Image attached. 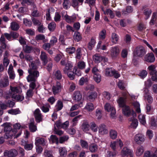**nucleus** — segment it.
Listing matches in <instances>:
<instances>
[{
    "label": "nucleus",
    "instance_id": "1",
    "mask_svg": "<svg viewBox=\"0 0 157 157\" xmlns=\"http://www.w3.org/2000/svg\"><path fill=\"white\" fill-rule=\"evenodd\" d=\"M30 69L28 70L29 75L27 77V79L28 82L33 81L31 82L29 85V89L33 90L36 87V84L35 82L36 79L39 76V72L36 71L37 66L34 63H31L29 65Z\"/></svg>",
    "mask_w": 157,
    "mask_h": 157
},
{
    "label": "nucleus",
    "instance_id": "2",
    "mask_svg": "<svg viewBox=\"0 0 157 157\" xmlns=\"http://www.w3.org/2000/svg\"><path fill=\"white\" fill-rule=\"evenodd\" d=\"M73 65L71 62H68L66 65V66L63 69V72L64 74H66L68 78L71 80H73L75 78L74 71H72Z\"/></svg>",
    "mask_w": 157,
    "mask_h": 157
},
{
    "label": "nucleus",
    "instance_id": "3",
    "mask_svg": "<svg viewBox=\"0 0 157 157\" xmlns=\"http://www.w3.org/2000/svg\"><path fill=\"white\" fill-rule=\"evenodd\" d=\"M13 128L12 131L13 132L14 138H17L19 136L21 133V128H25L27 127L26 125H21L19 123H16L14 124Z\"/></svg>",
    "mask_w": 157,
    "mask_h": 157
},
{
    "label": "nucleus",
    "instance_id": "4",
    "mask_svg": "<svg viewBox=\"0 0 157 157\" xmlns=\"http://www.w3.org/2000/svg\"><path fill=\"white\" fill-rule=\"evenodd\" d=\"M104 108L105 111L111 112L110 115L111 118H114L116 117V110L112 104L107 102L105 104Z\"/></svg>",
    "mask_w": 157,
    "mask_h": 157
},
{
    "label": "nucleus",
    "instance_id": "5",
    "mask_svg": "<svg viewBox=\"0 0 157 157\" xmlns=\"http://www.w3.org/2000/svg\"><path fill=\"white\" fill-rule=\"evenodd\" d=\"M156 67L155 65H151L148 67L147 69L150 75H151V78L152 80L157 82V71H156Z\"/></svg>",
    "mask_w": 157,
    "mask_h": 157
},
{
    "label": "nucleus",
    "instance_id": "6",
    "mask_svg": "<svg viewBox=\"0 0 157 157\" xmlns=\"http://www.w3.org/2000/svg\"><path fill=\"white\" fill-rule=\"evenodd\" d=\"M10 90H11L10 92H9L8 94L6 96V100L11 98V95L12 94H20L22 92V90L19 86H10Z\"/></svg>",
    "mask_w": 157,
    "mask_h": 157
},
{
    "label": "nucleus",
    "instance_id": "7",
    "mask_svg": "<svg viewBox=\"0 0 157 157\" xmlns=\"http://www.w3.org/2000/svg\"><path fill=\"white\" fill-rule=\"evenodd\" d=\"M122 112L123 114L127 117H130L132 115L133 117L136 116L135 113L130 107L127 105L123 107Z\"/></svg>",
    "mask_w": 157,
    "mask_h": 157
},
{
    "label": "nucleus",
    "instance_id": "8",
    "mask_svg": "<svg viewBox=\"0 0 157 157\" xmlns=\"http://www.w3.org/2000/svg\"><path fill=\"white\" fill-rule=\"evenodd\" d=\"M146 53L144 48L142 46H139L136 48L135 54L138 57H141L144 56Z\"/></svg>",
    "mask_w": 157,
    "mask_h": 157
},
{
    "label": "nucleus",
    "instance_id": "9",
    "mask_svg": "<svg viewBox=\"0 0 157 157\" xmlns=\"http://www.w3.org/2000/svg\"><path fill=\"white\" fill-rule=\"evenodd\" d=\"M121 154L124 156H133V151L132 150L128 148L127 147H124L121 151Z\"/></svg>",
    "mask_w": 157,
    "mask_h": 157
},
{
    "label": "nucleus",
    "instance_id": "10",
    "mask_svg": "<svg viewBox=\"0 0 157 157\" xmlns=\"http://www.w3.org/2000/svg\"><path fill=\"white\" fill-rule=\"evenodd\" d=\"M99 134L101 135H104L107 134L108 131L106 126L104 124L100 125L98 127Z\"/></svg>",
    "mask_w": 157,
    "mask_h": 157
},
{
    "label": "nucleus",
    "instance_id": "11",
    "mask_svg": "<svg viewBox=\"0 0 157 157\" xmlns=\"http://www.w3.org/2000/svg\"><path fill=\"white\" fill-rule=\"evenodd\" d=\"M34 115L36 121L37 122H40L42 121L43 116L41 113L39 109H36L34 112Z\"/></svg>",
    "mask_w": 157,
    "mask_h": 157
},
{
    "label": "nucleus",
    "instance_id": "12",
    "mask_svg": "<svg viewBox=\"0 0 157 157\" xmlns=\"http://www.w3.org/2000/svg\"><path fill=\"white\" fill-rule=\"evenodd\" d=\"M62 17H64L66 21L69 23L74 22L76 21L77 19V16L75 14H73L71 16H69L67 14L64 16L62 14Z\"/></svg>",
    "mask_w": 157,
    "mask_h": 157
},
{
    "label": "nucleus",
    "instance_id": "13",
    "mask_svg": "<svg viewBox=\"0 0 157 157\" xmlns=\"http://www.w3.org/2000/svg\"><path fill=\"white\" fill-rule=\"evenodd\" d=\"M118 144H119L121 148L123 146V143L121 140H117L116 141L111 142L110 146L114 151H115L116 149V147Z\"/></svg>",
    "mask_w": 157,
    "mask_h": 157
},
{
    "label": "nucleus",
    "instance_id": "14",
    "mask_svg": "<svg viewBox=\"0 0 157 157\" xmlns=\"http://www.w3.org/2000/svg\"><path fill=\"white\" fill-rule=\"evenodd\" d=\"M62 86L60 83L57 82L52 87V90L54 94H56L58 93L61 90Z\"/></svg>",
    "mask_w": 157,
    "mask_h": 157
},
{
    "label": "nucleus",
    "instance_id": "15",
    "mask_svg": "<svg viewBox=\"0 0 157 157\" xmlns=\"http://www.w3.org/2000/svg\"><path fill=\"white\" fill-rule=\"evenodd\" d=\"M119 49L117 46L112 47L110 49V55L112 58H115L117 57L119 54Z\"/></svg>",
    "mask_w": 157,
    "mask_h": 157
},
{
    "label": "nucleus",
    "instance_id": "16",
    "mask_svg": "<svg viewBox=\"0 0 157 157\" xmlns=\"http://www.w3.org/2000/svg\"><path fill=\"white\" fill-rule=\"evenodd\" d=\"M144 60L148 62H154L155 60L154 54L152 53L147 54L144 57Z\"/></svg>",
    "mask_w": 157,
    "mask_h": 157
},
{
    "label": "nucleus",
    "instance_id": "17",
    "mask_svg": "<svg viewBox=\"0 0 157 157\" xmlns=\"http://www.w3.org/2000/svg\"><path fill=\"white\" fill-rule=\"evenodd\" d=\"M145 140L144 136L142 134H136L134 137V140L136 143L138 144H141Z\"/></svg>",
    "mask_w": 157,
    "mask_h": 157
},
{
    "label": "nucleus",
    "instance_id": "18",
    "mask_svg": "<svg viewBox=\"0 0 157 157\" xmlns=\"http://www.w3.org/2000/svg\"><path fill=\"white\" fill-rule=\"evenodd\" d=\"M127 94H129L128 93H123L122 95L124 97V98L122 97H120L117 100V102L119 106L120 107L123 108L124 106L126 105L125 104L124 98H126V96L127 95Z\"/></svg>",
    "mask_w": 157,
    "mask_h": 157
},
{
    "label": "nucleus",
    "instance_id": "19",
    "mask_svg": "<svg viewBox=\"0 0 157 157\" xmlns=\"http://www.w3.org/2000/svg\"><path fill=\"white\" fill-rule=\"evenodd\" d=\"M4 154L5 155H7L9 157H14L17 156L18 153L16 150L13 149L6 151Z\"/></svg>",
    "mask_w": 157,
    "mask_h": 157
},
{
    "label": "nucleus",
    "instance_id": "20",
    "mask_svg": "<svg viewBox=\"0 0 157 157\" xmlns=\"http://www.w3.org/2000/svg\"><path fill=\"white\" fill-rule=\"evenodd\" d=\"M144 151V147L142 146H139L136 149V155L137 156H140L143 155Z\"/></svg>",
    "mask_w": 157,
    "mask_h": 157
},
{
    "label": "nucleus",
    "instance_id": "21",
    "mask_svg": "<svg viewBox=\"0 0 157 157\" xmlns=\"http://www.w3.org/2000/svg\"><path fill=\"white\" fill-rule=\"evenodd\" d=\"M11 98L18 101H21L24 99V97L22 95L19 94H12Z\"/></svg>",
    "mask_w": 157,
    "mask_h": 157
},
{
    "label": "nucleus",
    "instance_id": "22",
    "mask_svg": "<svg viewBox=\"0 0 157 157\" xmlns=\"http://www.w3.org/2000/svg\"><path fill=\"white\" fill-rule=\"evenodd\" d=\"M95 107L94 105V104L91 102L87 103L84 108L86 109L87 111L91 112L94 110Z\"/></svg>",
    "mask_w": 157,
    "mask_h": 157
},
{
    "label": "nucleus",
    "instance_id": "23",
    "mask_svg": "<svg viewBox=\"0 0 157 157\" xmlns=\"http://www.w3.org/2000/svg\"><path fill=\"white\" fill-rule=\"evenodd\" d=\"M45 142L46 140L44 138H40L38 137H36L35 139V144L36 145H39L38 144L44 145L45 144Z\"/></svg>",
    "mask_w": 157,
    "mask_h": 157
},
{
    "label": "nucleus",
    "instance_id": "24",
    "mask_svg": "<svg viewBox=\"0 0 157 157\" xmlns=\"http://www.w3.org/2000/svg\"><path fill=\"white\" fill-rule=\"evenodd\" d=\"M29 127L30 130L32 132H35L37 130L36 126L34 124L33 119H31Z\"/></svg>",
    "mask_w": 157,
    "mask_h": 157
},
{
    "label": "nucleus",
    "instance_id": "25",
    "mask_svg": "<svg viewBox=\"0 0 157 157\" xmlns=\"http://www.w3.org/2000/svg\"><path fill=\"white\" fill-rule=\"evenodd\" d=\"M9 84L8 77L7 76L5 78L0 81V87H4L8 86Z\"/></svg>",
    "mask_w": 157,
    "mask_h": 157
},
{
    "label": "nucleus",
    "instance_id": "26",
    "mask_svg": "<svg viewBox=\"0 0 157 157\" xmlns=\"http://www.w3.org/2000/svg\"><path fill=\"white\" fill-rule=\"evenodd\" d=\"M73 99L76 101H80L82 98V95L79 91H75L73 95Z\"/></svg>",
    "mask_w": 157,
    "mask_h": 157
},
{
    "label": "nucleus",
    "instance_id": "27",
    "mask_svg": "<svg viewBox=\"0 0 157 157\" xmlns=\"http://www.w3.org/2000/svg\"><path fill=\"white\" fill-rule=\"evenodd\" d=\"M101 9L105 14L109 15L110 18H113L115 16L114 13L111 10L107 9L105 11L102 7H101Z\"/></svg>",
    "mask_w": 157,
    "mask_h": 157
},
{
    "label": "nucleus",
    "instance_id": "28",
    "mask_svg": "<svg viewBox=\"0 0 157 157\" xmlns=\"http://www.w3.org/2000/svg\"><path fill=\"white\" fill-rule=\"evenodd\" d=\"M53 76L55 78L60 80L62 78V75L60 71L57 70L53 72Z\"/></svg>",
    "mask_w": 157,
    "mask_h": 157
},
{
    "label": "nucleus",
    "instance_id": "29",
    "mask_svg": "<svg viewBox=\"0 0 157 157\" xmlns=\"http://www.w3.org/2000/svg\"><path fill=\"white\" fill-rule=\"evenodd\" d=\"M90 127L89 123L86 121L84 122L82 124V129L83 131L87 133L89 131Z\"/></svg>",
    "mask_w": 157,
    "mask_h": 157
},
{
    "label": "nucleus",
    "instance_id": "30",
    "mask_svg": "<svg viewBox=\"0 0 157 157\" xmlns=\"http://www.w3.org/2000/svg\"><path fill=\"white\" fill-rule=\"evenodd\" d=\"M59 153L61 156H65L67 154V151L66 148L64 147H60L59 148Z\"/></svg>",
    "mask_w": 157,
    "mask_h": 157
},
{
    "label": "nucleus",
    "instance_id": "31",
    "mask_svg": "<svg viewBox=\"0 0 157 157\" xmlns=\"http://www.w3.org/2000/svg\"><path fill=\"white\" fill-rule=\"evenodd\" d=\"M138 118L140 123L144 125H145L146 124L145 116L142 114H140L138 116Z\"/></svg>",
    "mask_w": 157,
    "mask_h": 157
},
{
    "label": "nucleus",
    "instance_id": "32",
    "mask_svg": "<svg viewBox=\"0 0 157 157\" xmlns=\"http://www.w3.org/2000/svg\"><path fill=\"white\" fill-rule=\"evenodd\" d=\"M19 24L15 21H13L10 23V28L11 30L17 31L19 28Z\"/></svg>",
    "mask_w": 157,
    "mask_h": 157
},
{
    "label": "nucleus",
    "instance_id": "33",
    "mask_svg": "<svg viewBox=\"0 0 157 157\" xmlns=\"http://www.w3.org/2000/svg\"><path fill=\"white\" fill-rule=\"evenodd\" d=\"M2 126L4 127V131L6 132L12 131V128L10 124L8 123H6L1 125Z\"/></svg>",
    "mask_w": 157,
    "mask_h": 157
},
{
    "label": "nucleus",
    "instance_id": "34",
    "mask_svg": "<svg viewBox=\"0 0 157 157\" xmlns=\"http://www.w3.org/2000/svg\"><path fill=\"white\" fill-rule=\"evenodd\" d=\"M49 140L51 143H55L57 144L59 143L58 139L55 135H52L49 138Z\"/></svg>",
    "mask_w": 157,
    "mask_h": 157
},
{
    "label": "nucleus",
    "instance_id": "35",
    "mask_svg": "<svg viewBox=\"0 0 157 157\" xmlns=\"http://www.w3.org/2000/svg\"><path fill=\"white\" fill-rule=\"evenodd\" d=\"M97 97V94L96 92H93L88 96V98L90 101H93Z\"/></svg>",
    "mask_w": 157,
    "mask_h": 157
},
{
    "label": "nucleus",
    "instance_id": "36",
    "mask_svg": "<svg viewBox=\"0 0 157 157\" xmlns=\"http://www.w3.org/2000/svg\"><path fill=\"white\" fill-rule=\"evenodd\" d=\"M102 59L103 57L99 54H95L93 56V59L96 63H99Z\"/></svg>",
    "mask_w": 157,
    "mask_h": 157
},
{
    "label": "nucleus",
    "instance_id": "37",
    "mask_svg": "<svg viewBox=\"0 0 157 157\" xmlns=\"http://www.w3.org/2000/svg\"><path fill=\"white\" fill-rule=\"evenodd\" d=\"M96 43L95 40L94 38H92L89 43L88 47L90 50H91L94 46Z\"/></svg>",
    "mask_w": 157,
    "mask_h": 157
},
{
    "label": "nucleus",
    "instance_id": "38",
    "mask_svg": "<svg viewBox=\"0 0 157 157\" xmlns=\"http://www.w3.org/2000/svg\"><path fill=\"white\" fill-rule=\"evenodd\" d=\"M129 121H132L130 125L131 127L133 128H136L138 125V122L137 120L133 118L132 119H130Z\"/></svg>",
    "mask_w": 157,
    "mask_h": 157
},
{
    "label": "nucleus",
    "instance_id": "39",
    "mask_svg": "<svg viewBox=\"0 0 157 157\" xmlns=\"http://www.w3.org/2000/svg\"><path fill=\"white\" fill-rule=\"evenodd\" d=\"M117 133L116 131L113 130H111L109 132V135L110 138L113 139H115L117 137Z\"/></svg>",
    "mask_w": 157,
    "mask_h": 157
},
{
    "label": "nucleus",
    "instance_id": "40",
    "mask_svg": "<svg viewBox=\"0 0 157 157\" xmlns=\"http://www.w3.org/2000/svg\"><path fill=\"white\" fill-rule=\"evenodd\" d=\"M50 106L48 104H44L40 107V109L42 111L46 113L49 111Z\"/></svg>",
    "mask_w": 157,
    "mask_h": 157
},
{
    "label": "nucleus",
    "instance_id": "41",
    "mask_svg": "<svg viewBox=\"0 0 157 157\" xmlns=\"http://www.w3.org/2000/svg\"><path fill=\"white\" fill-rule=\"evenodd\" d=\"M40 58L41 60L43 61L44 64H46L47 63V57L45 53L41 52Z\"/></svg>",
    "mask_w": 157,
    "mask_h": 157
},
{
    "label": "nucleus",
    "instance_id": "42",
    "mask_svg": "<svg viewBox=\"0 0 157 157\" xmlns=\"http://www.w3.org/2000/svg\"><path fill=\"white\" fill-rule=\"evenodd\" d=\"M35 38L36 40L37 41L39 40H43L44 42H45L48 41L47 40H45V36L43 34H40L37 35Z\"/></svg>",
    "mask_w": 157,
    "mask_h": 157
},
{
    "label": "nucleus",
    "instance_id": "43",
    "mask_svg": "<svg viewBox=\"0 0 157 157\" xmlns=\"http://www.w3.org/2000/svg\"><path fill=\"white\" fill-rule=\"evenodd\" d=\"M106 35V31L105 29H103L99 33V37L100 40H103L105 37Z\"/></svg>",
    "mask_w": 157,
    "mask_h": 157
},
{
    "label": "nucleus",
    "instance_id": "44",
    "mask_svg": "<svg viewBox=\"0 0 157 157\" xmlns=\"http://www.w3.org/2000/svg\"><path fill=\"white\" fill-rule=\"evenodd\" d=\"M119 39L118 36L116 33H113L111 37V41L114 44H116Z\"/></svg>",
    "mask_w": 157,
    "mask_h": 157
},
{
    "label": "nucleus",
    "instance_id": "45",
    "mask_svg": "<svg viewBox=\"0 0 157 157\" xmlns=\"http://www.w3.org/2000/svg\"><path fill=\"white\" fill-rule=\"evenodd\" d=\"M21 4L23 5L27 4L28 5H31L34 8L36 7L34 3L31 0H23L21 2Z\"/></svg>",
    "mask_w": 157,
    "mask_h": 157
},
{
    "label": "nucleus",
    "instance_id": "46",
    "mask_svg": "<svg viewBox=\"0 0 157 157\" xmlns=\"http://www.w3.org/2000/svg\"><path fill=\"white\" fill-rule=\"evenodd\" d=\"M0 42L2 48L5 49L6 48V45L5 44V39L3 35H2L1 36Z\"/></svg>",
    "mask_w": 157,
    "mask_h": 157
},
{
    "label": "nucleus",
    "instance_id": "47",
    "mask_svg": "<svg viewBox=\"0 0 157 157\" xmlns=\"http://www.w3.org/2000/svg\"><path fill=\"white\" fill-rule=\"evenodd\" d=\"M133 105L136 112L138 113H140L141 110L139 103L137 102H134L133 103Z\"/></svg>",
    "mask_w": 157,
    "mask_h": 157
},
{
    "label": "nucleus",
    "instance_id": "48",
    "mask_svg": "<svg viewBox=\"0 0 157 157\" xmlns=\"http://www.w3.org/2000/svg\"><path fill=\"white\" fill-rule=\"evenodd\" d=\"M86 63L83 61H80L77 63L78 68L80 69H84L86 67Z\"/></svg>",
    "mask_w": 157,
    "mask_h": 157
},
{
    "label": "nucleus",
    "instance_id": "49",
    "mask_svg": "<svg viewBox=\"0 0 157 157\" xmlns=\"http://www.w3.org/2000/svg\"><path fill=\"white\" fill-rule=\"evenodd\" d=\"M8 113L12 115H16L20 113L21 111L18 109H12L9 110Z\"/></svg>",
    "mask_w": 157,
    "mask_h": 157
},
{
    "label": "nucleus",
    "instance_id": "50",
    "mask_svg": "<svg viewBox=\"0 0 157 157\" xmlns=\"http://www.w3.org/2000/svg\"><path fill=\"white\" fill-rule=\"evenodd\" d=\"M133 8L131 6H128L126 8V11H123V14L125 15L128 13H131L133 11Z\"/></svg>",
    "mask_w": 157,
    "mask_h": 157
},
{
    "label": "nucleus",
    "instance_id": "51",
    "mask_svg": "<svg viewBox=\"0 0 157 157\" xmlns=\"http://www.w3.org/2000/svg\"><path fill=\"white\" fill-rule=\"evenodd\" d=\"M98 149V146L97 145L92 144L89 146V150L92 152H94L96 151Z\"/></svg>",
    "mask_w": 157,
    "mask_h": 157
},
{
    "label": "nucleus",
    "instance_id": "52",
    "mask_svg": "<svg viewBox=\"0 0 157 157\" xmlns=\"http://www.w3.org/2000/svg\"><path fill=\"white\" fill-rule=\"evenodd\" d=\"M74 39L77 41L80 40L82 39V37L80 33L78 32H75L74 35Z\"/></svg>",
    "mask_w": 157,
    "mask_h": 157
},
{
    "label": "nucleus",
    "instance_id": "53",
    "mask_svg": "<svg viewBox=\"0 0 157 157\" xmlns=\"http://www.w3.org/2000/svg\"><path fill=\"white\" fill-rule=\"evenodd\" d=\"M157 18V13H153L152 18L150 22V25H154V22L156 21Z\"/></svg>",
    "mask_w": 157,
    "mask_h": 157
},
{
    "label": "nucleus",
    "instance_id": "54",
    "mask_svg": "<svg viewBox=\"0 0 157 157\" xmlns=\"http://www.w3.org/2000/svg\"><path fill=\"white\" fill-rule=\"evenodd\" d=\"M93 78L94 80L97 83H99L101 80V77L99 74L94 75Z\"/></svg>",
    "mask_w": 157,
    "mask_h": 157
},
{
    "label": "nucleus",
    "instance_id": "55",
    "mask_svg": "<svg viewBox=\"0 0 157 157\" xmlns=\"http://www.w3.org/2000/svg\"><path fill=\"white\" fill-rule=\"evenodd\" d=\"M102 94L104 99L109 100L111 98V95H110V94L107 92H104L102 93Z\"/></svg>",
    "mask_w": 157,
    "mask_h": 157
},
{
    "label": "nucleus",
    "instance_id": "56",
    "mask_svg": "<svg viewBox=\"0 0 157 157\" xmlns=\"http://www.w3.org/2000/svg\"><path fill=\"white\" fill-rule=\"evenodd\" d=\"M33 90H31L29 89L27 92L26 96V98L28 99H29V98H32L33 94Z\"/></svg>",
    "mask_w": 157,
    "mask_h": 157
},
{
    "label": "nucleus",
    "instance_id": "57",
    "mask_svg": "<svg viewBox=\"0 0 157 157\" xmlns=\"http://www.w3.org/2000/svg\"><path fill=\"white\" fill-rule=\"evenodd\" d=\"M13 136H14L13 132L12 131L6 132L4 136V138L6 139L12 138Z\"/></svg>",
    "mask_w": 157,
    "mask_h": 157
},
{
    "label": "nucleus",
    "instance_id": "58",
    "mask_svg": "<svg viewBox=\"0 0 157 157\" xmlns=\"http://www.w3.org/2000/svg\"><path fill=\"white\" fill-rule=\"evenodd\" d=\"M56 27V24L54 22H52L48 24V28L50 31H53L55 29Z\"/></svg>",
    "mask_w": 157,
    "mask_h": 157
},
{
    "label": "nucleus",
    "instance_id": "59",
    "mask_svg": "<svg viewBox=\"0 0 157 157\" xmlns=\"http://www.w3.org/2000/svg\"><path fill=\"white\" fill-rule=\"evenodd\" d=\"M63 6L64 9H67L70 7V1L69 0H63Z\"/></svg>",
    "mask_w": 157,
    "mask_h": 157
},
{
    "label": "nucleus",
    "instance_id": "60",
    "mask_svg": "<svg viewBox=\"0 0 157 157\" xmlns=\"http://www.w3.org/2000/svg\"><path fill=\"white\" fill-rule=\"evenodd\" d=\"M90 128L94 132H96L98 131L97 126L94 122H92L90 124Z\"/></svg>",
    "mask_w": 157,
    "mask_h": 157
},
{
    "label": "nucleus",
    "instance_id": "61",
    "mask_svg": "<svg viewBox=\"0 0 157 157\" xmlns=\"http://www.w3.org/2000/svg\"><path fill=\"white\" fill-rule=\"evenodd\" d=\"M63 107L62 102L59 101H58L57 104L56 105V108L57 111H59L61 110Z\"/></svg>",
    "mask_w": 157,
    "mask_h": 157
},
{
    "label": "nucleus",
    "instance_id": "62",
    "mask_svg": "<svg viewBox=\"0 0 157 157\" xmlns=\"http://www.w3.org/2000/svg\"><path fill=\"white\" fill-rule=\"evenodd\" d=\"M44 157H53L52 152L50 151L45 150L43 154Z\"/></svg>",
    "mask_w": 157,
    "mask_h": 157
},
{
    "label": "nucleus",
    "instance_id": "63",
    "mask_svg": "<svg viewBox=\"0 0 157 157\" xmlns=\"http://www.w3.org/2000/svg\"><path fill=\"white\" fill-rule=\"evenodd\" d=\"M82 57L81 49L80 48H78L76 51V58L79 59Z\"/></svg>",
    "mask_w": 157,
    "mask_h": 157
},
{
    "label": "nucleus",
    "instance_id": "64",
    "mask_svg": "<svg viewBox=\"0 0 157 157\" xmlns=\"http://www.w3.org/2000/svg\"><path fill=\"white\" fill-rule=\"evenodd\" d=\"M126 86L125 84L122 81H120L118 84V87L121 90H124Z\"/></svg>",
    "mask_w": 157,
    "mask_h": 157
}]
</instances>
